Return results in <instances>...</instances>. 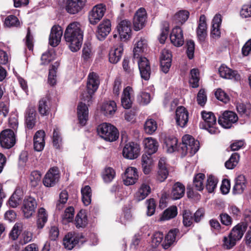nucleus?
Wrapping results in <instances>:
<instances>
[{
	"label": "nucleus",
	"mask_w": 251,
	"mask_h": 251,
	"mask_svg": "<svg viewBox=\"0 0 251 251\" xmlns=\"http://www.w3.org/2000/svg\"><path fill=\"white\" fill-rule=\"evenodd\" d=\"M83 36V31L78 22H74L68 25L64 33V38L71 51L76 52L80 49Z\"/></svg>",
	"instance_id": "1"
},
{
	"label": "nucleus",
	"mask_w": 251,
	"mask_h": 251,
	"mask_svg": "<svg viewBox=\"0 0 251 251\" xmlns=\"http://www.w3.org/2000/svg\"><path fill=\"white\" fill-rule=\"evenodd\" d=\"M100 85L99 77L94 72L89 73L87 82V90L81 94V99L86 102H90L92 96L97 90Z\"/></svg>",
	"instance_id": "2"
},
{
	"label": "nucleus",
	"mask_w": 251,
	"mask_h": 251,
	"mask_svg": "<svg viewBox=\"0 0 251 251\" xmlns=\"http://www.w3.org/2000/svg\"><path fill=\"white\" fill-rule=\"evenodd\" d=\"M182 144H180L179 150L181 151V154L185 155L188 152L190 155L195 154L199 150L200 143L190 135H185L182 139Z\"/></svg>",
	"instance_id": "3"
},
{
	"label": "nucleus",
	"mask_w": 251,
	"mask_h": 251,
	"mask_svg": "<svg viewBox=\"0 0 251 251\" xmlns=\"http://www.w3.org/2000/svg\"><path fill=\"white\" fill-rule=\"evenodd\" d=\"M97 132L100 137L110 142L116 140L119 134L116 127L106 123L101 124L98 126Z\"/></svg>",
	"instance_id": "4"
},
{
	"label": "nucleus",
	"mask_w": 251,
	"mask_h": 251,
	"mask_svg": "<svg viewBox=\"0 0 251 251\" xmlns=\"http://www.w3.org/2000/svg\"><path fill=\"white\" fill-rule=\"evenodd\" d=\"M203 122L200 124V126L207 130L211 134H217L220 130L216 127V118L211 112L203 111L201 113Z\"/></svg>",
	"instance_id": "5"
},
{
	"label": "nucleus",
	"mask_w": 251,
	"mask_h": 251,
	"mask_svg": "<svg viewBox=\"0 0 251 251\" xmlns=\"http://www.w3.org/2000/svg\"><path fill=\"white\" fill-rule=\"evenodd\" d=\"M106 11V6L102 3L94 6L88 14V19L91 24H97L103 17Z\"/></svg>",
	"instance_id": "6"
},
{
	"label": "nucleus",
	"mask_w": 251,
	"mask_h": 251,
	"mask_svg": "<svg viewBox=\"0 0 251 251\" xmlns=\"http://www.w3.org/2000/svg\"><path fill=\"white\" fill-rule=\"evenodd\" d=\"M14 131L10 129H5L0 133V144L2 148L10 149L15 144Z\"/></svg>",
	"instance_id": "7"
},
{
	"label": "nucleus",
	"mask_w": 251,
	"mask_h": 251,
	"mask_svg": "<svg viewBox=\"0 0 251 251\" xmlns=\"http://www.w3.org/2000/svg\"><path fill=\"white\" fill-rule=\"evenodd\" d=\"M238 118L237 114L230 111H225L222 116L219 117L218 123L225 128H230L232 125L236 123Z\"/></svg>",
	"instance_id": "8"
},
{
	"label": "nucleus",
	"mask_w": 251,
	"mask_h": 251,
	"mask_svg": "<svg viewBox=\"0 0 251 251\" xmlns=\"http://www.w3.org/2000/svg\"><path fill=\"white\" fill-rule=\"evenodd\" d=\"M60 177L59 171L57 167L50 168L45 175L43 183L46 187H53L58 181Z\"/></svg>",
	"instance_id": "9"
},
{
	"label": "nucleus",
	"mask_w": 251,
	"mask_h": 251,
	"mask_svg": "<svg viewBox=\"0 0 251 251\" xmlns=\"http://www.w3.org/2000/svg\"><path fill=\"white\" fill-rule=\"evenodd\" d=\"M36 200L30 196L25 197L23 201L22 210L25 217L28 218L35 212L37 207Z\"/></svg>",
	"instance_id": "10"
},
{
	"label": "nucleus",
	"mask_w": 251,
	"mask_h": 251,
	"mask_svg": "<svg viewBox=\"0 0 251 251\" xmlns=\"http://www.w3.org/2000/svg\"><path fill=\"white\" fill-rule=\"evenodd\" d=\"M131 25L130 21L124 20L118 24L117 29L122 40L126 41L131 36Z\"/></svg>",
	"instance_id": "11"
},
{
	"label": "nucleus",
	"mask_w": 251,
	"mask_h": 251,
	"mask_svg": "<svg viewBox=\"0 0 251 251\" xmlns=\"http://www.w3.org/2000/svg\"><path fill=\"white\" fill-rule=\"evenodd\" d=\"M87 0H67L66 10L70 14L80 12L85 7Z\"/></svg>",
	"instance_id": "12"
},
{
	"label": "nucleus",
	"mask_w": 251,
	"mask_h": 251,
	"mask_svg": "<svg viewBox=\"0 0 251 251\" xmlns=\"http://www.w3.org/2000/svg\"><path fill=\"white\" fill-rule=\"evenodd\" d=\"M139 152V146L134 142H129L125 146L123 150V154L126 158L133 159L138 156Z\"/></svg>",
	"instance_id": "13"
},
{
	"label": "nucleus",
	"mask_w": 251,
	"mask_h": 251,
	"mask_svg": "<svg viewBox=\"0 0 251 251\" xmlns=\"http://www.w3.org/2000/svg\"><path fill=\"white\" fill-rule=\"evenodd\" d=\"M147 19V12L144 8H140L136 12L133 18V25L135 30L142 29L145 24Z\"/></svg>",
	"instance_id": "14"
},
{
	"label": "nucleus",
	"mask_w": 251,
	"mask_h": 251,
	"mask_svg": "<svg viewBox=\"0 0 251 251\" xmlns=\"http://www.w3.org/2000/svg\"><path fill=\"white\" fill-rule=\"evenodd\" d=\"M189 112L183 106L177 107L176 110V121L177 125L181 127H185L188 122Z\"/></svg>",
	"instance_id": "15"
},
{
	"label": "nucleus",
	"mask_w": 251,
	"mask_h": 251,
	"mask_svg": "<svg viewBox=\"0 0 251 251\" xmlns=\"http://www.w3.org/2000/svg\"><path fill=\"white\" fill-rule=\"evenodd\" d=\"M62 35L63 30L60 26H53L49 37V44L52 47H56L60 43Z\"/></svg>",
	"instance_id": "16"
},
{
	"label": "nucleus",
	"mask_w": 251,
	"mask_h": 251,
	"mask_svg": "<svg viewBox=\"0 0 251 251\" xmlns=\"http://www.w3.org/2000/svg\"><path fill=\"white\" fill-rule=\"evenodd\" d=\"M138 64L141 77L146 80H149L151 73L149 60L146 57H141L138 60Z\"/></svg>",
	"instance_id": "17"
},
{
	"label": "nucleus",
	"mask_w": 251,
	"mask_h": 251,
	"mask_svg": "<svg viewBox=\"0 0 251 251\" xmlns=\"http://www.w3.org/2000/svg\"><path fill=\"white\" fill-rule=\"evenodd\" d=\"M36 115L35 108L34 106H28L25 114V125L28 129H32L35 126L36 122Z\"/></svg>",
	"instance_id": "18"
},
{
	"label": "nucleus",
	"mask_w": 251,
	"mask_h": 251,
	"mask_svg": "<svg viewBox=\"0 0 251 251\" xmlns=\"http://www.w3.org/2000/svg\"><path fill=\"white\" fill-rule=\"evenodd\" d=\"M171 43L176 47H181L184 44V37L182 29L176 26L174 27L170 36Z\"/></svg>",
	"instance_id": "19"
},
{
	"label": "nucleus",
	"mask_w": 251,
	"mask_h": 251,
	"mask_svg": "<svg viewBox=\"0 0 251 251\" xmlns=\"http://www.w3.org/2000/svg\"><path fill=\"white\" fill-rule=\"evenodd\" d=\"M111 22L108 19H104L99 25L97 28V36L100 40H103L111 31Z\"/></svg>",
	"instance_id": "20"
},
{
	"label": "nucleus",
	"mask_w": 251,
	"mask_h": 251,
	"mask_svg": "<svg viewBox=\"0 0 251 251\" xmlns=\"http://www.w3.org/2000/svg\"><path fill=\"white\" fill-rule=\"evenodd\" d=\"M138 179L137 170L134 167L127 168L125 173L124 184L126 185H133Z\"/></svg>",
	"instance_id": "21"
},
{
	"label": "nucleus",
	"mask_w": 251,
	"mask_h": 251,
	"mask_svg": "<svg viewBox=\"0 0 251 251\" xmlns=\"http://www.w3.org/2000/svg\"><path fill=\"white\" fill-rule=\"evenodd\" d=\"M197 34L199 40L201 42H204L207 36V24L206 17L204 15H201L200 17Z\"/></svg>",
	"instance_id": "22"
},
{
	"label": "nucleus",
	"mask_w": 251,
	"mask_h": 251,
	"mask_svg": "<svg viewBox=\"0 0 251 251\" xmlns=\"http://www.w3.org/2000/svg\"><path fill=\"white\" fill-rule=\"evenodd\" d=\"M247 224L241 222L234 226L229 233L233 238L237 241H239L242 238L245 232L247 229Z\"/></svg>",
	"instance_id": "23"
},
{
	"label": "nucleus",
	"mask_w": 251,
	"mask_h": 251,
	"mask_svg": "<svg viewBox=\"0 0 251 251\" xmlns=\"http://www.w3.org/2000/svg\"><path fill=\"white\" fill-rule=\"evenodd\" d=\"M133 93V89L130 86L124 89L121 98V104L124 108L129 109L131 107Z\"/></svg>",
	"instance_id": "24"
},
{
	"label": "nucleus",
	"mask_w": 251,
	"mask_h": 251,
	"mask_svg": "<svg viewBox=\"0 0 251 251\" xmlns=\"http://www.w3.org/2000/svg\"><path fill=\"white\" fill-rule=\"evenodd\" d=\"M77 114L79 124L84 126L88 119V108L85 103L79 102L77 108Z\"/></svg>",
	"instance_id": "25"
},
{
	"label": "nucleus",
	"mask_w": 251,
	"mask_h": 251,
	"mask_svg": "<svg viewBox=\"0 0 251 251\" xmlns=\"http://www.w3.org/2000/svg\"><path fill=\"white\" fill-rule=\"evenodd\" d=\"M184 185L179 182L175 183L172 186L170 197L173 200H177L182 198L185 194Z\"/></svg>",
	"instance_id": "26"
},
{
	"label": "nucleus",
	"mask_w": 251,
	"mask_h": 251,
	"mask_svg": "<svg viewBox=\"0 0 251 251\" xmlns=\"http://www.w3.org/2000/svg\"><path fill=\"white\" fill-rule=\"evenodd\" d=\"M124 51L123 46L120 44L111 49L109 53V60L113 64H116L121 58Z\"/></svg>",
	"instance_id": "27"
},
{
	"label": "nucleus",
	"mask_w": 251,
	"mask_h": 251,
	"mask_svg": "<svg viewBox=\"0 0 251 251\" xmlns=\"http://www.w3.org/2000/svg\"><path fill=\"white\" fill-rule=\"evenodd\" d=\"M143 144L146 152L149 155L155 153L159 146L158 142L152 137L145 138L143 141Z\"/></svg>",
	"instance_id": "28"
},
{
	"label": "nucleus",
	"mask_w": 251,
	"mask_h": 251,
	"mask_svg": "<svg viewBox=\"0 0 251 251\" xmlns=\"http://www.w3.org/2000/svg\"><path fill=\"white\" fill-rule=\"evenodd\" d=\"M247 180L245 176L240 175L235 179V184L233 188L234 194H242L246 187Z\"/></svg>",
	"instance_id": "29"
},
{
	"label": "nucleus",
	"mask_w": 251,
	"mask_h": 251,
	"mask_svg": "<svg viewBox=\"0 0 251 251\" xmlns=\"http://www.w3.org/2000/svg\"><path fill=\"white\" fill-rule=\"evenodd\" d=\"M79 238L75 233L69 232L66 234L63 239V245L65 248L71 250L78 244Z\"/></svg>",
	"instance_id": "30"
},
{
	"label": "nucleus",
	"mask_w": 251,
	"mask_h": 251,
	"mask_svg": "<svg viewBox=\"0 0 251 251\" xmlns=\"http://www.w3.org/2000/svg\"><path fill=\"white\" fill-rule=\"evenodd\" d=\"M44 131L40 130L37 131L34 136V148L35 151H42L45 146Z\"/></svg>",
	"instance_id": "31"
},
{
	"label": "nucleus",
	"mask_w": 251,
	"mask_h": 251,
	"mask_svg": "<svg viewBox=\"0 0 251 251\" xmlns=\"http://www.w3.org/2000/svg\"><path fill=\"white\" fill-rule=\"evenodd\" d=\"M222 22V16L220 14H216L212 20L211 34L212 38H218L221 36L220 27Z\"/></svg>",
	"instance_id": "32"
},
{
	"label": "nucleus",
	"mask_w": 251,
	"mask_h": 251,
	"mask_svg": "<svg viewBox=\"0 0 251 251\" xmlns=\"http://www.w3.org/2000/svg\"><path fill=\"white\" fill-rule=\"evenodd\" d=\"M104 115L107 117L113 115L117 110V105L113 100H110L103 103L101 108Z\"/></svg>",
	"instance_id": "33"
},
{
	"label": "nucleus",
	"mask_w": 251,
	"mask_h": 251,
	"mask_svg": "<svg viewBox=\"0 0 251 251\" xmlns=\"http://www.w3.org/2000/svg\"><path fill=\"white\" fill-rule=\"evenodd\" d=\"M179 232L177 228L171 229L165 236V240L162 243V247L165 249H168L175 241L176 236Z\"/></svg>",
	"instance_id": "34"
},
{
	"label": "nucleus",
	"mask_w": 251,
	"mask_h": 251,
	"mask_svg": "<svg viewBox=\"0 0 251 251\" xmlns=\"http://www.w3.org/2000/svg\"><path fill=\"white\" fill-rule=\"evenodd\" d=\"M23 192L20 189H17L10 198L8 204L11 207H16L21 202L23 197Z\"/></svg>",
	"instance_id": "35"
},
{
	"label": "nucleus",
	"mask_w": 251,
	"mask_h": 251,
	"mask_svg": "<svg viewBox=\"0 0 251 251\" xmlns=\"http://www.w3.org/2000/svg\"><path fill=\"white\" fill-rule=\"evenodd\" d=\"M236 110L241 116L248 120H251V105L244 104L242 103H237Z\"/></svg>",
	"instance_id": "36"
},
{
	"label": "nucleus",
	"mask_w": 251,
	"mask_h": 251,
	"mask_svg": "<svg viewBox=\"0 0 251 251\" xmlns=\"http://www.w3.org/2000/svg\"><path fill=\"white\" fill-rule=\"evenodd\" d=\"M151 155L145 153L142 157V167L144 173L148 175L151 171V166L153 163V160L151 156Z\"/></svg>",
	"instance_id": "37"
},
{
	"label": "nucleus",
	"mask_w": 251,
	"mask_h": 251,
	"mask_svg": "<svg viewBox=\"0 0 251 251\" xmlns=\"http://www.w3.org/2000/svg\"><path fill=\"white\" fill-rule=\"evenodd\" d=\"M150 186L146 183H143L138 191L135 194L136 200L139 201L145 199L151 193Z\"/></svg>",
	"instance_id": "38"
},
{
	"label": "nucleus",
	"mask_w": 251,
	"mask_h": 251,
	"mask_svg": "<svg viewBox=\"0 0 251 251\" xmlns=\"http://www.w3.org/2000/svg\"><path fill=\"white\" fill-rule=\"evenodd\" d=\"M219 73L220 76L226 79L237 78V74L236 71H233L226 66L222 65L219 69Z\"/></svg>",
	"instance_id": "39"
},
{
	"label": "nucleus",
	"mask_w": 251,
	"mask_h": 251,
	"mask_svg": "<svg viewBox=\"0 0 251 251\" xmlns=\"http://www.w3.org/2000/svg\"><path fill=\"white\" fill-rule=\"evenodd\" d=\"M205 176L202 173H198L195 175L193 180V187L197 191H201L204 189L203 181Z\"/></svg>",
	"instance_id": "40"
},
{
	"label": "nucleus",
	"mask_w": 251,
	"mask_h": 251,
	"mask_svg": "<svg viewBox=\"0 0 251 251\" xmlns=\"http://www.w3.org/2000/svg\"><path fill=\"white\" fill-rule=\"evenodd\" d=\"M50 110V101L47 98L41 99L38 104V111L42 116H46L49 114Z\"/></svg>",
	"instance_id": "41"
},
{
	"label": "nucleus",
	"mask_w": 251,
	"mask_h": 251,
	"mask_svg": "<svg viewBox=\"0 0 251 251\" xmlns=\"http://www.w3.org/2000/svg\"><path fill=\"white\" fill-rule=\"evenodd\" d=\"M87 217L85 211L80 210L77 214L75 221L76 227H84L87 224Z\"/></svg>",
	"instance_id": "42"
},
{
	"label": "nucleus",
	"mask_w": 251,
	"mask_h": 251,
	"mask_svg": "<svg viewBox=\"0 0 251 251\" xmlns=\"http://www.w3.org/2000/svg\"><path fill=\"white\" fill-rule=\"evenodd\" d=\"M147 50V43L145 39H141L135 44V47L133 49L134 58H138L139 53L144 52Z\"/></svg>",
	"instance_id": "43"
},
{
	"label": "nucleus",
	"mask_w": 251,
	"mask_h": 251,
	"mask_svg": "<svg viewBox=\"0 0 251 251\" xmlns=\"http://www.w3.org/2000/svg\"><path fill=\"white\" fill-rule=\"evenodd\" d=\"M177 214L176 206H171L166 209L160 218V221H166L175 218Z\"/></svg>",
	"instance_id": "44"
},
{
	"label": "nucleus",
	"mask_w": 251,
	"mask_h": 251,
	"mask_svg": "<svg viewBox=\"0 0 251 251\" xmlns=\"http://www.w3.org/2000/svg\"><path fill=\"white\" fill-rule=\"evenodd\" d=\"M116 173L115 170L111 167H106L101 174L103 180L105 183H110L115 178Z\"/></svg>",
	"instance_id": "45"
},
{
	"label": "nucleus",
	"mask_w": 251,
	"mask_h": 251,
	"mask_svg": "<svg viewBox=\"0 0 251 251\" xmlns=\"http://www.w3.org/2000/svg\"><path fill=\"white\" fill-rule=\"evenodd\" d=\"M82 201L85 205H88L91 202L92 191L91 187L86 185L81 189Z\"/></svg>",
	"instance_id": "46"
},
{
	"label": "nucleus",
	"mask_w": 251,
	"mask_h": 251,
	"mask_svg": "<svg viewBox=\"0 0 251 251\" xmlns=\"http://www.w3.org/2000/svg\"><path fill=\"white\" fill-rule=\"evenodd\" d=\"M48 220V215L44 208H40L38 210L37 226L39 229L42 228Z\"/></svg>",
	"instance_id": "47"
},
{
	"label": "nucleus",
	"mask_w": 251,
	"mask_h": 251,
	"mask_svg": "<svg viewBox=\"0 0 251 251\" xmlns=\"http://www.w3.org/2000/svg\"><path fill=\"white\" fill-rule=\"evenodd\" d=\"M75 210L72 206L67 208L62 215V222L63 224H67L73 221L74 217Z\"/></svg>",
	"instance_id": "48"
},
{
	"label": "nucleus",
	"mask_w": 251,
	"mask_h": 251,
	"mask_svg": "<svg viewBox=\"0 0 251 251\" xmlns=\"http://www.w3.org/2000/svg\"><path fill=\"white\" fill-rule=\"evenodd\" d=\"M240 159V155L237 153L231 154L230 158L225 163L226 168L227 169H233L238 164Z\"/></svg>",
	"instance_id": "49"
},
{
	"label": "nucleus",
	"mask_w": 251,
	"mask_h": 251,
	"mask_svg": "<svg viewBox=\"0 0 251 251\" xmlns=\"http://www.w3.org/2000/svg\"><path fill=\"white\" fill-rule=\"evenodd\" d=\"M41 173L38 171H33L31 172L29 176L30 185L33 187L37 186L41 182Z\"/></svg>",
	"instance_id": "50"
},
{
	"label": "nucleus",
	"mask_w": 251,
	"mask_h": 251,
	"mask_svg": "<svg viewBox=\"0 0 251 251\" xmlns=\"http://www.w3.org/2000/svg\"><path fill=\"white\" fill-rule=\"evenodd\" d=\"M189 13L186 10H181L176 13L174 16V20L176 24H182L188 19Z\"/></svg>",
	"instance_id": "51"
},
{
	"label": "nucleus",
	"mask_w": 251,
	"mask_h": 251,
	"mask_svg": "<svg viewBox=\"0 0 251 251\" xmlns=\"http://www.w3.org/2000/svg\"><path fill=\"white\" fill-rule=\"evenodd\" d=\"M218 182V180L216 177L211 175L208 176L205 188L208 193H211L214 191Z\"/></svg>",
	"instance_id": "52"
},
{
	"label": "nucleus",
	"mask_w": 251,
	"mask_h": 251,
	"mask_svg": "<svg viewBox=\"0 0 251 251\" xmlns=\"http://www.w3.org/2000/svg\"><path fill=\"white\" fill-rule=\"evenodd\" d=\"M191 77L190 84L193 88H197L199 86V71L197 69H193L190 72Z\"/></svg>",
	"instance_id": "53"
},
{
	"label": "nucleus",
	"mask_w": 251,
	"mask_h": 251,
	"mask_svg": "<svg viewBox=\"0 0 251 251\" xmlns=\"http://www.w3.org/2000/svg\"><path fill=\"white\" fill-rule=\"evenodd\" d=\"M157 127L156 121L152 119L147 120L144 125V130L149 134H151L154 132Z\"/></svg>",
	"instance_id": "54"
},
{
	"label": "nucleus",
	"mask_w": 251,
	"mask_h": 251,
	"mask_svg": "<svg viewBox=\"0 0 251 251\" xmlns=\"http://www.w3.org/2000/svg\"><path fill=\"white\" fill-rule=\"evenodd\" d=\"M23 228V224L22 223H17L15 224L9 233L10 238L13 240H16L20 235Z\"/></svg>",
	"instance_id": "55"
},
{
	"label": "nucleus",
	"mask_w": 251,
	"mask_h": 251,
	"mask_svg": "<svg viewBox=\"0 0 251 251\" xmlns=\"http://www.w3.org/2000/svg\"><path fill=\"white\" fill-rule=\"evenodd\" d=\"M177 139L175 137H169L166 139L165 144L169 152H173L177 149Z\"/></svg>",
	"instance_id": "56"
},
{
	"label": "nucleus",
	"mask_w": 251,
	"mask_h": 251,
	"mask_svg": "<svg viewBox=\"0 0 251 251\" xmlns=\"http://www.w3.org/2000/svg\"><path fill=\"white\" fill-rule=\"evenodd\" d=\"M236 242L237 241L229 234L228 236L224 237L222 245L224 249L230 250L235 246Z\"/></svg>",
	"instance_id": "57"
},
{
	"label": "nucleus",
	"mask_w": 251,
	"mask_h": 251,
	"mask_svg": "<svg viewBox=\"0 0 251 251\" xmlns=\"http://www.w3.org/2000/svg\"><path fill=\"white\" fill-rule=\"evenodd\" d=\"M194 218L193 214L189 210H184L183 212V224L185 227L190 226L193 224Z\"/></svg>",
	"instance_id": "58"
},
{
	"label": "nucleus",
	"mask_w": 251,
	"mask_h": 251,
	"mask_svg": "<svg viewBox=\"0 0 251 251\" xmlns=\"http://www.w3.org/2000/svg\"><path fill=\"white\" fill-rule=\"evenodd\" d=\"M4 25L7 27L18 26L20 25V21L14 15H9L5 19Z\"/></svg>",
	"instance_id": "59"
},
{
	"label": "nucleus",
	"mask_w": 251,
	"mask_h": 251,
	"mask_svg": "<svg viewBox=\"0 0 251 251\" xmlns=\"http://www.w3.org/2000/svg\"><path fill=\"white\" fill-rule=\"evenodd\" d=\"M52 140L53 146L57 149L59 148L61 144L62 139L60 136L59 130L57 128L54 129Z\"/></svg>",
	"instance_id": "60"
},
{
	"label": "nucleus",
	"mask_w": 251,
	"mask_h": 251,
	"mask_svg": "<svg viewBox=\"0 0 251 251\" xmlns=\"http://www.w3.org/2000/svg\"><path fill=\"white\" fill-rule=\"evenodd\" d=\"M216 98L226 103L229 100L228 96L221 89H218L215 93Z\"/></svg>",
	"instance_id": "61"
},
{
	"label": "nucleus",
	"mask_w": 251,
	"mask_h": 251,
	"mask_svg": "<svg viewBox=\"0 0 251 251\" xmlns=\"http://www.w3.org/2000/svg\"><path fill=\"white\" fill-rule=\"evenodd\" d=\"M68 199V192L66 190L62 191L59 195V200L56 204V208L60 210L62 208V205L66 203Z\"/></svg>",
	"instance_id": "62"
},
{
	"label": "nucleus",
	"mask_w": 251,
	"mask_h": 251,
	"mask_svg": "<svg viewBox=\"0 0 251 251\" xmlns=\"http://www.w3.org/2000/svg\"><path fill=\"white\" fill-rule=\"evenodd\" d=\"M169 31V26L167 24L164 25L161 28V31L158 38L159 42L161 44H164L168 37Z\"/></svg>",
	"instance_id": "63"
},
{
	"label": "nucleus",
	"mask_w": 251,
	"mask_h": 251,
	"mask_svg": "<svg viewBox=\"0 0 251 251\" xmlns=\"http://www.w3.org/2000/svg\"><path fill=\"white\" fill-rule=\"evenodd\" d=\"M240 14L243 18L251 17V0L249 3L243 6L240 11Z\"/></svg>",
	"instance_id": "64"
}]
</instances>
